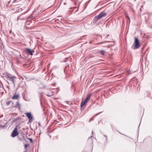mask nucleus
<instances>
[{"instance_id":"obj_16","label":"nucleus","mask_w":152,"mask_h":152,"mask_svg":"<svg viewBox=\"0 0 152 152\" xmlns=\"http://www.w3.org/2000/svg\"><path fill=\"white\" fill-rule=\"evenodd\" d=\"M93 131H92V135L91 137H92L93 136Z\"/></svg>"},{"instance_id":"obj_3","label":"nucleus","mask_w":152,"mask_h":152,"mask_svg":"<svg viewBox=\"0 0 152 152\" xmlns=\"http://www.w3.org/2000/svg\"><path fill=\"white\" fill-rule=\"evenodd\" d=\"M26 116L29 119V122H31L33 121V117L31 114L30 113H26Z\"/></svg>"},{"instance_id":"obj_1","label":"nucleus","mask_w":152,"mask_h":152,"mask_svg":"<svg viewBox=\"0 0 152 152\" xmlns=\"http://www.w3.org/2000/svg\"><path fill=\"white\" fill-rule=\"evenodd\" d=\"M134 46H132V48L133 49H136L139 48L140 47V43L138 39L136 37L134 38Z\"/></svg>"},{"instance_id":"obj_15","label":"nucleus","mask_w":152,"mask_h":152,"mask_svg":"<svg viewBox=\"0 0 152 152\" xmlns=\"http://www.w3.org/2000/svg\"><path fill=\"white\" fill-rule=\"evenodd\" d=\"M101 113V112H99V113H97V114H96L95 115H98L100 113Z\"/></svg>"},{"instance_id":"obj_10","label":"nucleus","mask_w":152,"mask_h":152,"mask_svg":"<svg viewBox=\"0 0 152 152\" xmlns=\"http://www.w3.org/2000/svg\"><path fill=\"white\" fill-rule=\"evenodd\" d=\"M16 106H18L19 108H20V105L18 102H17L16 103Z\"/></svg>"},{"instance_id":"obj_12","label":"nucleus","mask_w":152,"mask_h":152,"mask_svg":"<svg viewBox=\"0 0 152 152\" xmlns=\"http://www.w3.org/2000/svg\"><path fill=\"white\" fill-rule=\"evenodd\" d=\"M11 101H8V102H7V105H9V104H10V102H11Z\"/></svg>"},{"instance_id":"obj_11","label":"nucleus","mask_w":152,"mask_h":152,"mask_svg":"<svg viewBox=\"0 0 152 152\" xmlns=\"http://www.w3.org/2000/svg\"><path fill=\"white\" fill-rule=\"evenodd\" d=\"M28 144H25V148L26 149V148L28 146Z\"/></svg>"},{"instance_id":"obj_13","label":"nucleus","mask_w":152,"mask_h":152,"mask_svg":"<svg viewBox=\"0 0 152 152\" xmlns=\"http://www.w3.org/2000/svg\"><path fill=\"white\" fill-rule=\"evenodd\" d=\"M28 139L30 140V141L31 142H32L33 141V140L31 138H28Z\"/></svg>"},{"instance_id":"obj_4","label":"nucleus","mask_w":152,"mask_h":152,"mask_svg":"<svg viewBox=\"0 0 152 152\" xmlns=\"http://www.w3.org/2000/svg\"><path fill=\"white\" fill-rule=\"evenodd\" d=\"M106 15V14L105 13L102 12L97 16L95 17V19H99L102 17H105Z\"/></svg>"},{"instance_id":"obj_2","label":"nucleus","mask_w":152,"mask_h":152,"mask_svg":"<svg viewBox=\"0 0 152 152\" xmlns=\"http://www.w3.org/2000/svg\"><path fill=\"white\" fill-rule=\"evenodd\" d=\"M92 95V94H89L88 95L86 99L85 100L84 102H82L81 103V107H82L84 106L85 105V104H86L87 102L88 101H89V100L90 99Z\"/></svg>"},{"instance_id":"obj_14","label":"nucleus","mask_w":152,"mask_h":152,"mask_svg":"<svg viewBox=\"0 0 152 152\" xmlns=\"http://www.w3.org/2000/svg\"><path fill=\"white\" fill-rule=\"evenodd\" d=\"M105 43V42H100L99 43H98V44H102V43Z\"/></svg>"},{"instance_id":"obj_9","label":"nucleus","mask_w":152,"mask_h":152,"mask_svg":"<svg viewBox=\"0 0 152 152\" xmlns=\"http://www.w3.org/2000/svg\"><path fill=\"white\" fill-rule=\"evenodd\" d=\"M100 53L101 54H102L103 56H104L105 53V52L104 50H101L100 52Z\"/></svg>"},{"instance_id":"obj_7","label":"nucleus","mask_w":152,"mask_h":152,"mask_svg":"<svg viewBox=\"0 0 152 152\" xmlns=\"http://www.w3.org/2000/svg\"><path fill=\"white\" fill-rule=\"evenodd\" d=\"M7 78L11 81L13 83H14V78L15 77L13 76H8Z\"/></svg>"},{"instance_id":"obj_6","label":"nucleus","mask_w":152,"mask_h":152,"mask_svg":"<svg viewBox=\"0 0 152 152\" xmlns=\"http://www.w3.org/2000/svg\"><path fill=\"white\" fill-rule=\"evenodd\" d=\"M26 53L29 55H32L33 53L34 52V51L28 48H26L25 50Z\"/></svg>"},{"instance_id":"obj_8","label":"nucleus","mask_w":152,"mask_h":152,"mask_svg":"<svg viewBox=\"0 0 152 152\" xmlns=\"http://www.w3.org/2000/svg\"><path fill=\"white\" fill-rule=\"evenodd\" d=\"M19 95L18 94H15L12 97V99H18L19 98Z\"/></svg>"},{"instance_id":"obj_17","label":"nucleus","mask_w":152,"mask_h":152,"mask_svg":"<svg viewBox=\"0 0 152 152\" xmlns=\"http://www.w3.org/2000/svg\"><path fill=\"white\" fill-rule=\"evenodd\" d=\"M127 18L130 21V19L128 17H127Z\"/></svg>"},{"instance_id":"obj_5","label":"nucleus","mask_w":152,"mask_h":152,"mask_svg":"<svg viewBox=\"0 0 152 152\" xmlns=\"http://www.w3.org/2000/svg\"><path fill=\"white\" fill-rule=\"evenodd\" d=\"M18 134V132L17 129L16 128L13 131L12 134L11 136L13 137H14L17 135Z\"/></svg>"}]
</instances>
